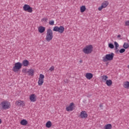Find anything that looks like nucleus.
<instances>
[{"instance_id": "aec40b11", "label": "nucleus", "mask_w": 129, "mask_h": 129, "mask_svg": "<svg viewBox=\"0 0 129 129\" xmlns=\"http://www.w3.org/2000/svg\"><path fill=\"white\" fill-rule=\"evenodd\" d=\"M107 86H111L112 85V81L111 80H108L105 82Z\"/></svg>"}, {"instance_id": "5701e85b", "label": "nucleus", "mask_w": 129, "mask_h": 129, "mask_svg": "<svg viewBox=\"0 0 129 129\" xmlns=\"http://www.w3.org/2000/svg\"><path fill=\"white\" fill-rule=\"evenodd\" d=\"M104 129H111L112 128V125L111 124H107L104 127Z\"/></svg>"}, {"instance_id": "cd10ccee", "label": "nucleus", "mask_w": 129, "mask_h": 129, "mask_svg": "<svg viewBox=\"0 0 129 129\" xmlns=\"http://www.w3.org/2000/svg\"><path fill=\"white\" fill-rule=\"evenodd\" d=\"M22 73H24L25 74H27V73H28V69H27L26 68L23 69Z\"/></svg>"}, {"instance_id": "6e6552de", "label": "nucleus", "mask_w": 129, "mask_h": 129, "mask_svg": "<svg viewBox=\"0 0 129 129\" xmlns=\"http://www.w3.org/2000/svg\"><path fill=\"white\" fill-rule=\"evenodd\" d=\"M66 109L67 111H73L75 109V104L73 102L70 103L69 105L66 106Z\"/></svg>"}, {"instance_id": "bb28decb", "label": "nucleus", "mask_w": 129, "mask_h": 129, "mask_svg": "<svg viewBox=\"0 0 129 129\" xmlns=\"http://www.w3.org/2000/svg\"><path fill=\"white\" fill-rule=\"evenodd\" d=\"M108 47L110 49H113L114 48V45L112 43H109Z\"/></svg>"}, {"instance_id": "a211bd4d", "label": "nucleus", "mask_w": 129, "mask_h": 129, "mask_svg": "<svg viewBox=\"0 0 129 129\" xmlns=\"http://www.w3.org/2000/svg\"><path fill=\"white\" fill-rule=\"evenodd\" d=\"M29 60H24L23 61L22 64L24 67H28L29 66Z\"/></svg>"}, {"instance_id": "b1692460", "label": "nucleus", "mask_w": 129, "mask_h": 129, "mask_svg": "<svg viewBox=\"0 0 129 129\" xmlns=\"http://www.w3.org/2000/svg\"><path fill=\"white\" fill-rule=\"evenodd\" d=\"M85 11H86V7L85 6H82L80 7L81 13H84Z\"/></svg>"}, {"instance_id": "2f4dec72", "label": "nucleus", "mask_w": 129, "mask_h": 129, "mask_svg": "<svg viewBox=\"0 0 129 129\" xmlns=\"http://www.w3.org/2000/svg\"><path fill=\"white\" fill-rule=\"evenodd\" d=\"M48 21L47 18H44L41 19V22H47Z\"/></svg>"}, {"instance_id": "0eeeda50", "label": "nucleus", "mask_w": 129, "mask_h": 129, "mask_svg": "<svg viewBox=\"0 0 129 129\" xmlns=\"http://www.w3.org/2000/svg\"><path fill=\"white\" fill-rule=\"evenodd\" d=\"M109 5V2L107 1H104L101 4V6L99 7L98 8V11L101 12L103 9H105L107 8V6Z\"/></svg>"}, {"instance_id": "ea45409f", "label": "nucleus", "mask_w": 129, "mask_h": 129, "mask_svg": "<svg viewBox=\"0 0 129 129\" xmlns=\"http://www.w3.org/2000/svg\"><path fill=\"white\" fill-rule=\"evenodd\" d=\"M129 129V128H128Z\"/></svg>"}, {"instance_id": "7ed1b4c3", "label": "nucleus", "mask_w": 129, "mask_h": 129, "mask_svg": "<svg viewBox=\"0 0 129 129\" xmlns=\"http://www.w3.org/2000/svg\"><path fill=\"white\" fill-rule=\"evenodd\" d=\"M113 57H114V53L111 52L109 54H106L102 57L103 62H107V61H112L113 60Z\"/></svg>"}, {"instance_id": "39448f33", "label": "nucleus", "mask_w": 129, "mask_h": 129, "mask_svg": "<svg viewBox=\"0 0 129 129\" xmlns=\"http://www.w3.org/2000/svg\"><path fill=\"white\" fill-rule=\"evenodd\" d=\"M23 64L22 63L20 62H16L14 64V66L12 69V71L14 72H19L21 69H22V67Z\"/></svg>"}, {"instance_id": "e433bc0d", "label": "nucleus", "mask_w": 129, "mask_h": 129, "mask_svg": "<svg viewBox=\"0 0 129 129\" xmlns=\"http://www.w3.org/2000/svg\"><path fill=\"white\" fill-rule=\"evenodd\" d=\"M80 63H82V60H80Z\"/></svg>"}, {"instance_id": "4468645a", "label": "nucleus", "mask_w": 129, "mask_h": 129, "mask_svg": "<svg viewBox=\"0 0 129 129\" xmlns=\"http://www.w3.org/2000/svg\"><path fill=\"white\" fill-rule=\"evenodd\" d=\"M86 78L88 79V80H91L93 78V74L91 73H87L85 75Z\"/></svg>"}, {"instance_id": "473e14b6", "label": "nucleus", "mask_w": 129, "mask_h": 129, "mask_svg": "<svg viewBox=\"0 0 129 129\" xmlns=\"http://www.w3.org/2000/svg\"><path fill=\"white\" fill-rule=\"evenodd\" d=\"M125 26H129V21H126L125 22Z\"/></svg>"}, {"instance_id": "412c9836", "label": "nucleus", "mask_w": 129, "mask_h": 129, "mask_svg": "<svg viewBox=\"0 0 129 129\" xmlns=\"http://www.w3.org/2000/svg\"><path fill=\"white\" fill-rule=\"evenodd\" d=\"M123 86L126 88V89H128L129 88V82L126 81L124 82L123 84Z\"/></svg>"}, {"instance_id": "4be33fe9", "label": "nucleus", "mask_w": 129, "mask_h": 129, "mask_svg": "<svg viewBox=\"0 0 129 129\" xmlns=\"http://www.w3.org/2000/svg\"><path fill=\"white\" fill-rule=\"evenodd\" d=\"M45 126L48 128H50V127L52 126V122L51 121H48L45 124Z\"/></svg>"}, {"instance_id": "9b49d317", "label": "nucleus", "mask_w": 129, "mask_h": 129, "mask_svg": "<svg viewBox=\"0 0 129 129\" xmlns=\"http://www.w3.org/2000/svg\"><path fill=\"white\" fill-rule=\"evenodd\" d=\"M15 105L19 107H24L26 105V103L23 100H18L16 101Z\"/></svg>"}, {"instance_id": "c85d7f7f", "label": "nucleus", "mask_w": 129, "mask_h": 129, "mask_svg": "<svg viewBox=\"0 0 129 129\" xmlns=\"http://www.w3.org/2000/svg\"><path fill=\"white\" fill-rule=\"evenodd\" d=\"M49 71H50V72H52V71H54V70H55V67H54V66H52L49 69Z\"/></svg>"}, {"instance_id": "20e7f679", "label": "nucleus", "mask_w": 129, "mask_h": 129, "mask_svg": "<svg viewBox=\"0 0 129 129\" xmlns=\"http://www.w3.org/2000/svg\"><path fill=\"white\" fill-rule=\"evenodd\" d=\"M11 106V102L8 101H3L0 104V107H1L2 109H10Z\"/></svg>"}, {"instance_id": "c9c22d12", "label": "nucleus", "mask_w": 129, "mask_h": 129, "mask_svg": "<svg viewBox=\"0 0 129 129\" xmlns=\"http://www.w3.org/2000/svg\"><path fill=\"white\" fill-rule=\"evenodd\" d=\"M120 35H118L117 36V37H118V38H120Z\"/></svg>"}, {"instance_id": "ddd939ff", "label": "nucleus", "mask_w": 129, "mask_h": 129, "mask_svg": "<svg viewBox=\"0 0 129 129\" xmlns=\"http://www.w3.org/2000/svg\"><path fill=\"white\" fill-rule=\"evenodd\" d=\"M29 99L31 102H36L37 101V96L35 94H32L30 96Z\"/></svg>"}, {"instance_id": "423d86ee", "label": "nucleus", "mask_w": 129, "mask_h": 129, "mask_svg": "<svg viewBox=\"0 0 129 129\" xmlns=\"http://www.w3.org/2000/svg\"><path fill=\"white\" fill-rule=\"evenodd\" d=\"M53 32H57L59 34H63L64 33V31H65V28L64 26H60L59 27L54 26L53 29Z\"/></svg>"}, {"instance_id": "58836bf2", "label": "nucleus", "mask_w": 129, "mask_h": 129, "mask_svg": "<svg viewBox=\"0 0 129 129\" xmlns=\"http://www.w3.org/2000/svg\"><path fill=\"white\" fill-rule=\"evenodd\" d=\"M127 68L129 69V65L127 66Z\"/></svg>"}, {"instance_id": "1a4fd4ad", "label": "nucleus", "mask_w": 129, "mask_h": 129, "mask_svg": "<svg viewBox=\"0 0 129 129\" xmlns=\"http://www.w3.org/2000/svg\"><path fill=\"white\" fill-rule=\"evenodd\" d=\"M45 79V76L44 75L40 74L39 75V77L38 79V84L39 86H42L44 83V79Z\"/></svg>"}, {"instance_id": "4c0bfd02", "label": "nucleus", "mask_w": 129, "mask_h": 129, "mask_svg": "<svg viewBox=\"0 0 129 129\" xmlns=\"http://www.w3.org/2000/svg\"><path fill=\"white\" fill-rule=\"evenodd\" d=\"M100 107H102V105H100Z\"/></svg>"}, {"instance_id": "f03ea898", "label": "nucleus", "mask_w": 129, "mask_h": 129, "mask_svg": "<svg viewBox=\"0 0 129 129\" xmlns=\"http://www.w3.org/2000/svg\"><path fill=\"white\" fill-rule=\"evenodd\" d=\"M53 39V31L51 29H48L46 31L45 40L47 42H50Z\"/></svg>"}, {"instance_id": "6ab92c4d", "label": "nucleus", "mask_w": 129, "mask_h": 129, "mask_svg": "<svg viewBox=\"0 0 129 129\" xmlns=\"http://www.w3.org/2000/svg\"><path fill=\"white\" fill-rule=\"evenodd\" d=\"M20 124H21V125H27V124H28V121L25 119H22L20 121Z\"/></svg>"}, {"instance_id": "72a5a7b5", "label": "nucleus", "mask_w": 129, "mask_h": 129, "mask_svg": "<svg viewBox=\"0 0 129 129\" xmlns=\"http://www.w3.org/2000/svg\"><path fill=\"white\" fill-rule=\"evenodd\" d=\"M115 53H118V49L115 51Z\"/></svg>"}, {"instance_id": "a878e982", "label": "nucleus", "mask_w": 129, "mask_h": 129, "mask_svg": "<svg viewBox=\"0 0 129 129\" xmlns=\"http://www.w3.org/2000/svg\"><path fill=\"white\" fill-rule=\"evenodd\" d=\"M114 45L115 47V50H117V49H118V47H119V45L116 41L114 42Z\"/></svg>"}, {"instance_id": "f3484780", "label": "nucleus", "mask_w": 129, "mask_h": 129, "mask_svg": "<svg viewBox=\"0 0 129 129\" xmlns=\"http://www.w3.org/2000/svg\"><path fill=\"white\" fill-rule=\"evenodd\" d=\"M102 82H106L108 79V77L106 75H103L101 77Z\"/></svg>"}, {"instance_id": "7c9ffc66", "label": "nucleus", "mask_w": 129, "mask_h": 129, "mask_svg": "<svg viewBox=\"0 0 129 129\" xmlns=\"http://www.w3.org/2000/svg\"><path fill=\"white\" fill-rule=\"evenodd\" d=\"M125 52V49L124 48H121L119 50V53H121V54L122 53H124Z\"/></svg>"}, {"instance_id": "f8f14e48", "label": "nucleus", "mask_w": 129, "mask_h": 129, "mask_svg": "<svg viewBox=\"0 0 129 129\" xmlns=\"http://www.w3.org/2000/svg\"><path fill=\"white\" fill-rule=\"evenodd\" d=\"M79 117L81 118L85 119L87 118V117H88V114H87V112H86L85 110H83L80 112Z\"/></svg>"}, {"instance_id": "2eb2a0df", "label": "nucleus", "mask_w": 129, "mask_h": 129, "mask_svg": "<svg viewBox=\"0 0 129 129\" xmlns=\"http://www.w3.org/2000/svg\"><path fill=\"white\" fill-rule=\"evenodd\" d=\"M38 31L39 33H40V34H42V33H44V32H45V31H46V28H45V27H44V26H39L38 28Z\"/></svg>"}, {"instance_id": "c756f323", "label": "nucleus", "mask_w": 129, "mask_h": 129, "mask_svg": "<svg viewBox=\"0 0 129 129\" xmlns=\"http://www.w3.org/2000/svg\"><path fill=\"white\" fill-rule=\"evenodd\" d=\"M54 20L49 21V24L51 26H54Z\"/></svg>"}, {"instance_id": "f704fd0d", "label": "nucleus", "mask_w": 129, "mask_h": 129, "mask_svg": "<svg viewBox=\"0 0 129 129\" xmlns=\"http://www.w3.org/2000/svg\"><path fill=\"white\" fill-rule=\"evenodd\" d=\"M2 123V119L0 118V124Z\"/></svg>"}, {"instance_id": "dca6fc26", "label": "nucleus", "mask_w": 129, "mask_h": 129, "mask_svg": "<svg viewBox=\"0 0 129 129\" xmlns=\"http://www.w3.org/2000/svg\"><path fill=\"white\" fill-rule=\"evenodd\" d=\"M28 75L29 76H33L35 74V71L33 69L28 70Z\"/></svg>"}, {"instance_id": "f257e3e1", "label": "nucleus", "mask_w": 129, "mask_h": 129, "mask_svg": "<svg viewBox=\"0 0 129 129\" xmlns=\"http://www.w3.org/2000/svg\"><path fill=\"white\" fill-rule=\"evenodd\" d=\"M93 51V45L90 44L86 45L84 47L83 52L85 54H91Z\"/></svg>"}, {"instance_id": "9d476101", "label": "nucleus", "mask_w": 129, "mask_h": 129, "mask_svg": "<svg viewBox=\"0 0 129 129\" xmlns=\"http://www.w3.org/2000/svg\"><path fill=\"white\" fill-rule=\"evenodd\" d=\"M23 10L28 13H33V8L30 7V5L25 4L23 6Z\"/></svg>"}, {"instance_id": "393cba45", "label": "nucleus", "mask_w": 129, "mask_h": 129, "mask_svg": "<svg viewBox=\"0 0 129 129\" xmlns=\"http://www.w3.org/2000/svg\"><path fill=\"white\" fill-rule=\"evenodd\" d=\"M123 48H124V49H127V48H128V47H129L128 43L125 42L123 44Z\"/></svg>"}]
</instances>
